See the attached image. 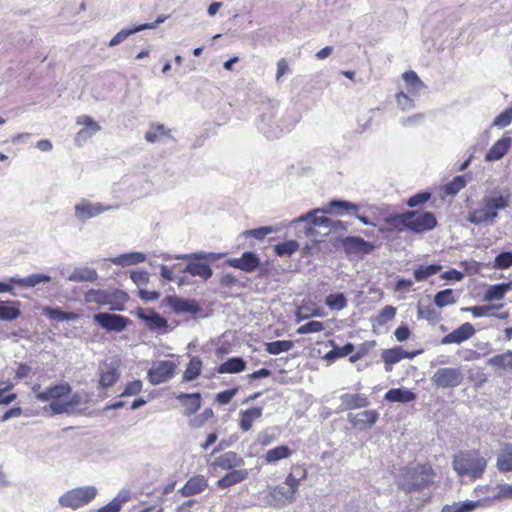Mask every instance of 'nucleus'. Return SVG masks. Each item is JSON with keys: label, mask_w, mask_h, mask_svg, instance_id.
Returning <instances> with one entry per match:
<instances>
[{"label": "nucleus", "mask_w": 512, "mask_h": 512, "mask_svg": "<svg viewBox=\"0 0 512 512\" xmlns=\"http://www.w3.org/2000/svg\"><path fill=\"white\" fill-rule=\"evenodd\" d=\"M259 110L257 127L268 139L280 138L285 132L290 131L297 122L295 117L291 118L287 111H283L272 101L262 102Z\"/></svg>", "instance_id": "f257e3e1"}, {"label": "nucleus", "mask_w": 512, "mask_h": 512, "mask_svg": "<svg viewBox=\"0 0 512 512\" xmlns=\"http://www.w3.org/2000/svg\"><path fill=\"white\" fill-rule=\"evenodd\" d=\"M511 195L509 193L502 194L498 190L484 195L481 199L480 206L472 210L467 221L474 225H493L498 218L499 211L509 207Z\"/></svg>", "instance_id": "f03ea898"}, {"label": "nucleus", "mask_w": 512, "mask_h": 512, "mask_svg": "<svg viewBox=\"0 0 512 512\" xmlns=\"http://www.w3.org/2000/svg\"><path fill=\"white\" fill-rule=\"evenodd\" d=\"M163 260L168 261L171 259L186 260L188 263L182 270L183 273H188L193 277H199L204 281L211 278L213 270L210 263L220 259L223 254L215 252L198 251L189 254H178L171 256L169 254L161 255Z\"/></svg>", "instance_id": "7ed1b4c3"}, {"label": "nucleus", "mask_w": 512, "mask_h": 512, "mask_svg": "<svg viewBox=\"0 0 512 512\" xmlns=\"http://www.w3.org/2000/svg\"><path fill=\"white\" fill-rule=\"evenodd\" d=\"M452 467L460 477L478 479L483 475L487 461L477 450L459 451L453 456Z\"/></svg>", "instance_id": "20e7f679"}, {"label": "nucleus", "mask_w": 512, "mask_h": 512, "mask_svg": "<svg viewBox=\"0 0 512 512\" xmlns=\"http://www.w3.org/2000/svg\"><path fill=\"white\" fill-rule=\"evenodd\" d=\"M97 492V488L92 485L73 488L62 494L58 502L61 507L76 510L90 503Z\"/></svg>", "instance_id": "39448f33"}, {"label": "nucleus", "mask_w": 512, "mask_h": 512, "mask_svg": "<svg viewBox=\"0 0 512 512\" xmlns=\"http://www.w3.org/2000/svg\"><path fill=\"white\" fill-rule=\"evenodd\" d=\"M326 207L324 208H315L308 211L305 214L300 215L299 217L292 220L293 225L304 224V234L306 237H315L316 232L315 228H324L327 230L329 225H331V219L325 216Z\"/></svg>", "instance_id": "423d86ee"}, {"label": "nucleus", "mask_w": 512, "mask_h": 512, "mask_svg": "<svg viewBox=\"0 0 512 512\" xmlns=\"http://www.w3.org/2000/svg\"><path fill=\"white\" fill-rule=\"evenodd\" d=\"M117 207L118 206L104 205L99 202L92 203L89 200L82 198L74 206V216L78 221L85 223L89 219L95 218L102 213L116 209Z\"/></svg>", "instance_id": "0eeeda50"}, {"label": "nucleus", "mask_w": 512, "mask_h": 512, "mask_svg": "<svg viewBox=\"0 0 512 512\" xmlns=\"http://www.w3.org/2000/svg\"><path fill=\"white\" fill-rule=\"evenodd\" d=\"M72 391L71 386L62 382L53 386H49L42 390L40 384H34L32 386V392L35 398L40 402H52L67 397Z\"/></svg>", "instance_id": "6e6552de"}, {"label": "nucleus", "mask_w": 512, "mask_h": 512, "mask_svg": "<svg viewBox=\"0 0 512 512\" xmlns=\"http://www.w3.org/2000/svg\"><path fill=\"white\" fill-rule=\"evenodd\" d=\"M176 364L170 360H160L152 364L147 372V378L152 385L169 381L175 373Z\"/></svg>", "instance_id": "1a4fd4ad"}, {"label": "nucleus", "mask_w": 512, "mask_h": 512, "mask_svg": "<svg viewBox=\"0 0 512 512\" xmlns=\"http://www.w3.org/2000/svg\"><path fill=\"white\" fill-rule=\"evenodd\" d=\"M464 379L460 368H440L432 376V382L440 388H453L459 386Z\"/></svg>", "instance_id": "9d476101"}, {"label": "nucleus", "mask_w": 512, "mask_h": 512, "mask_svg": "<svg viewBox=\"0 0 512 512\" xmlns=\"http://www.w3.org/2000/svg\"><path fill=\"white\" fill-rule=\"evenodd\" d=\"M93 319L103 329L114 332L124 331L130 322L125 316L108 312L97 313Z\"/></svg>", "instance_id": "9b49d317"}, {"label": "nucleus", "mask_w": 512, "mask_h": 512, "mask_svg": "<svg viewBox=\"0 0 512 512\" xmlns=\"http://www.w3.org/2000/svg\"><path fill=\"white\" fill-rule=\"evenodd\" d=\"M136 315L146 324L150 331L159 334L166 332L168 321L155 310L138 308Z\"/></svg>", "instance_id": "f8f14e48"}, {"label": "nucleus", "mask_w": 512, "mask_h": 512, "mask_svg": "<svg viewBox=\"0 0 512 512\" xmlns=\"http://www.w3.org/2000/svg\"><path fill=\"white\" fill-rule=\"evenodd\" d=\"M340 242L347 255H367L375 248L371 242L358 236H346Z\"/></svg>", "instance_id": "ddd939ff"}, {"label": "nucleus", "mask_w": 512, "mask_h": 512, "mask_svg": "<svg viewBox=\"0 0 512 512\" xmlns=\"http://www.w3.org/2000/svg\"><path fill=\"white\" fill-rule=\"evenodd\" d=\"M225 264L246 273H251L259 267L260 257L255 252L246 251L239 258L226 259Z\"/></svg>", "instance_id": "4468645a"}, {"label": "nucleus", "mask_w": 512, "mask_h": 512, "mask_svg": "<svg viewBox=\"0 0 512 512\" xmlns=\"http://www.w3.org/2000/svg\"><path fill=\"white\" fill-rule=\"evenodd\" d=\"M404 81L411 87L407 93L400 91L396 94V102L398 107L403 111H409L414 107V100L411 95L414 94V86H416V72L413 70L403 74Z\"/></svg>", "instance_id": "2eb2a0df"}, {"label": "nucleus", "mask_w": 512, "mask_h": 512, "mask_svg": "<svg viewBox=\"0 0 512 512\" xmlns=\"http://www.w3.org/2000/svg\"><path fill=\"white\" fill-rule=\"evenodd\" d=\"M118 361L103 362L99 366V386L103 389L113 386L119 379Z\"/></svg>", "instance_id": "dca6fc26"}, {"label": "nucleus", "mask_w": 512, "mask_h": 512, "mask_svg": "<svg viewBox=\"0 0 512 512\" xmlns=\"http://www.w3.org/2000/svg\"><path fill=\"white\" fill-rule=\"evenodd\" d=\"M416 211H409L402 214L390 215L385 218V222L398 231L409 229L416 231Z\"/></svg>", "instance_id": "f3484780"}, {"label": "nucleus", "mask_w": 512, "mask_h": 512, "mask_svg": "<svg viewBox=\"0 0 512 512\" xmlns=\"http://www.w3.org/2000/svg\"><path fill=\"white\" fill-rule=\"evenodd\" d=\"M382 360L385 364V370L391 371L394 364L398 363L404 358H414L416 357V350L414 351H406L402 347L397 346L391 349L384 350L382 352Z\"/></svg>", "instance_id": "a211bd4d"}, {"label": "nucleus", "mask_w": 512, "mask_h": 512, "mask_svg": "<svg viewBox=\"0 0 512 512\" xmlns=\"http://www.w3.org/2000/svg\"><path fill=\"white\" fill-rule=\"evenodd\" d=\"M475 334L474 326L469 323H463L457 329L445 335L441 343L442 344H460L468 339H470Z\"/></svg>", "instance_id": "6ab92c4d"}, {"label": "nucleus", "mask_w": 512, "mask_h": 512, "mask_svg": "<svg viewBox=\"0 0 512 512\" xmlns=\"http://www.w3.org/2000/svg\"><path fill=\"white\" fill-rule=\"evenodd\" d=\"M176 399L180 401L181 405L184 407L183 414L187 417H191L201 408L202 397L199 392H181L176 396Z\"/></svg>", "instance_id": "aec40b11"}, {"label": "nucleus", "mask_w": 512, "mask_h": 512, "mask_svg": "<svg viewBox=\"0 0 512 512\" xmlns=\"http://www.w3.org/2000/svg\"><path fill=\"white\" fill-rule=\"evenodd\" d=\"M245 461L236 452L228 451L219 455L212 463L213 467L232 470L244 466Z\"/></svg>", "instance_id": "412c9836"}, {"label": "nucleus", "mask_w": 512, "mask_h": 512, "mask_svg": "<svg viewBox=\"0 0 512 512\" xmlns=\"http://www.w3.org/2000/svg\"><path fill=\"white\" fill-rule=\"evenodd\" d=\"M340 410L347 411L364 408L369 405V400L364 394L345 393L340 396Z\"/></svg>", "instance_id": "4be33fe9"}, {"label": "nucleus", "mask_w": 512, "mask_h": 512, "mask_svg": "<svg viewBox=\"0 0 512 512\" xmlns=\"http://www.w3.org/2000/svg\"><path fill=\"white\" fill-rule=\"evenodd\" d=\"M379 418V413L376 410H365L356 414L349 413L348 421L354 427H371L376 423Z\"/></svg>", "instance_id": "5701e85b"}, {"label": "nucleus", "mask_w": 512, "mask_h": 512, "mask_svg": "<svg viewBox=\"0 0 512 512\" xmlns=\"http://www.w3.org/2000/svg\"><path fill=\"white\" fill-rule=\"evenodd\" d=\"M359 211V206L356 203L347 201V200H341V199H333L331 200L327 206L326 210H324L325 213L329 214H336L338 216H344L346 214H350L353 212Z\"/></svg>", "instance_id": "b1692460"}, {"label": "nucleus", "mask_w": 512, "mask_h": 512, "mask_svg": "<svg viewBox=\"0 0 512 512\" xmlns=\"http://www.w3.org/2000/svg\"><path fill=\"white\" fill-rule=\"evenodd\" d=\"M208 486L207 479L203 475H195L191 477L178 492L183 497H190L201 493Z\"/></svg>", "instance_id": "393cba45"}, {"label": "nucleus", "mask_w": 512, "mask_h": 512, "mask_svg": "<svg viewBox=\"0 0 512 512\" xmlns=\"http://www.w3.org/2000/svg\"><path fill=\"white\" fill-rule=\"evenodd\" d=\"M167 304L177 314L180 313H197L199 306L192 300L183 299L177 296H168Z\"/></svg>", "instance_id": "a878e982"}, {"label": "nucleus", "mask_w": 512, "mask_h": 512, "mask_svg": "<svg viewBox=\"0 0 512 512\" xmlns=\"http://www.w3.org/2000/svg\"><path fill=\"white\" fill-rule=\"evenodd\" d=\"M511 143L512 139L510 137H502L497 140L486 153L485 160L487 162H493L502 159L508 152Z\"/></svg>", "instance_id": "bb28decb"}, {"label": "nucleus", "mask_w": 512, "mask_h": 512, "mask_svg": "<svg viewBox=\"0 0 512 512\" xmlns=\"http://www.w3.org/2000/svg\"><path fill=\"white\" fill-rule=\"evenodd\" d=\"M246 282V277H238L231 272H223L219 280L220 287L229 293L245 288Z\"/></svg>", "instance_id": "cd10ccee"}, {"label": "nucleus", "mask_w": 512, "mask_h": 512, "mask_svg": "<svg viewBox=\"0 0 512 512\" xmlns=\"http://www.w3.org/2000/svg\"><path fill=\"white\" fill-rule=\"evenodd\" d=\"M437 474L428 463L418 465V491L424 488H430L437 483Z\"/></svg>", "instance_id": "c85d7f7f"}, {"label": "nucleus", "mask_w": 512, "mask_h": 512, "mask_svg": "<svg viewBox=\"0 0 512 512\" xmlns=\"http://www.w3.org/2000/svg\"><path fill=\"white\" fill-rule=\"evenodd\" d=\"M222 478L217 481V487L220 489L228 488L232 485L240 483L247 479L249 473L246 469H232L228 470Z\"/></svg>", "instance_id": "c756f323"}, {"label": "nucleus", "mask_w": 512, "mask_h": 512, "mask_svg": "<svg viewBox=\"0 0 512 512\" xmlns=\"http://www.w3.org/2000/svg\"><path fill=\"white\" fill-rule=\"evenodd\" d=\"M51 276L43 273H34L30 274L25 278L20 277H10V282L14 283V286H20L25 288H32L41 283H47L51 281Z\"/></svg>", "instance_id": "7c9ffc66"}, {"label": "nucleus", "mask_w": 512, "mask_h": 512, "mask_svg": "<svg viewBox=\"0 0 512 512\" xmlns=\"http://www.w3.org/2000/svg\"><path fill=\"white\" fill-rule=\"evenodd\" d=\"M19 301H0V320L13 321L21 315Z\"/></svg>", "instance_id": "2f4dec72"}, {"label": "nucleus", "mask_w": 512, "mask_h": 512, "mask_svg": "<svg viewBox=\"0 0 512 512\" xmlns=\"http://www.w3.org/2000/svg\"><path fill=\"white\" fill-rule=\"evenodd\" d=\"M487 364L498 370L512 371V350L494 355L488 359Z\"/></svg>", "instance_id": "473e14b6"}, {"label": "nucleus", "mask_w": 512, "mask_h": 512, "mask_svg": "<svg viewBox=\"0 0 512 512\" xmlns=\"http://www.w3.org/2000/svg\"><path fill=\"white\" fill-rule=\"evenodd\" d=\"M263 409L261 407H252L240 412L239 426L243 431H249L253 422L262 416Z\"/></svg>", "instance_id": "72a5a7b5"}, {"label": "nucleus", "mask_w": 512, "mask_h": 512, "mask_svg": "<svg viewBox=\"0 0 512 512\" xmlns=\"http://www.w3.org/2000/svg\"><path fill=\"white\" fill-rule=\"evenodd\" d=\"M484 505L483 500H465L459 502H453L452 504L445 505L442 512H472L478 507Z\"/></svg>", "instance_id": "f704fd0d"}, {"label": "nucleus", "mask_w": 512, "mask_h": 512, "mask_svg": "<svg viewBox=\"0 0 512 512\" xmlns=\"http://www.w3.org/2000/svg\"><path fill=\"white\" fill-rule=\"evenodd\" d=\"M98 273L89 267H78L67 277L70 282H93L97 280Z\"/></svg>", "instance_id": "c9c22d12"}, {"label": "nucleus", "mask_w": 512, "mask_h": 512, "mask_svg": "<svg viewBox=\"0 0 512 512\" xmlns=\"http://www.w3.org/2000/svg\"><path fill=\"white\" fill-rule=\"evenodd\" d=\"M130 491L121 490L108 504L102 506L97 512H120L122 505L130 500Z\"/></svg>", "instance_id": "e433bc0d"}, {"label": "nucleus", "mask_w": 512, "mask_h": 512, "mask_svg": "<svg viewBox=\"0 0 512 512\" xmlns=\"http://www.w3.org/2000/svg\"><path fill=\"white\" fill-rule=\"evenodd\" d=\"M415 394L404 388H393L386 392L384 399L388 402L408 403L415 399Z\"/></svg>", "instance_id": "4c0bfd02"}, {"label": "nucleus", "mask_w": 512, "mask_h": 512, "mask_svg": "<svg viewBox=\"0 0 512 512\" xmlns=\"http://www.w3.org/2000/svg\"><path fill=\"white\" fill-rule=\"evenodd\" d=\"M146 255L142 252H129L118 255L110 259V261L119 266H130L144 262Z\"/></svg>", "instance_id": "58836bf2"}, {"label": "nucleus", "mask_w": 512, "mask_h": 512, "mask_svg": "<svg viewBox=\"0 0 512 512\" xmlns=\"http://www.w3.org/2000/svg\"><path fill=\"white\" fill-rule=\"evenodd\" d=\"M497 469L502 472H512V443L505 444L497 457Z\"/></svg>", "instance_id": "ea45409f"}, {"label": "nucleus", "mask_w": 512, "mask_h": 512, "mask_svg": "<svg viewBox=\"0 0 512 512\" xmlns=\"http://www.w3.org/2000/svg\"><path fill=\"white\" fill-rule=\"evenodd\" d=\"M246 368V362L241 357L229 358L224 363L220 364L217 368V372L220 374L226 373H240Z\"/></svg>", "instance_id": "a19ab883"}, {"label": "nucleus", "mask_w": 512, "mask_h": 512, "mask_svg": "<svg viewBox=\"0 0 512 512\" xmlns=\"http://www.w3.org/2000/svg\"><path fill=\"white\" fill-rule=\"evenodd\" d=\"M171 131L163 124L152 123L146 131L144 138L149 143H156L162 140L163 137H171Z\"/></svg>", "instance_id": "79ce46f5"}, {"label": "nucleus", "mask_w": 512, "mask_h": 512, "mask_svg": "<svg viewBox=\"0 0 512 512\" xmlns=\"http://www.w3.org/2000/svg\"><path fill=\"white\" fill-rule=\"evenodd\" d=\"M512 289V283H501L490 286L483 297L484 301L491 302L494 300H501L504 298L506 292Z\"/></svg>", "instance_id": "37998d69"}, {"label": "nucleus", "mask_w": 512, "mask_h": 512, "mask_svg": "<svg viewBox=\"0 0 512 512\" xmlns=\"http://www.w3.org/2000/svg\"><path fill=\"white\" fill-rule=\"evenodd\" d=\"M292 453V450L288 446L280 445L268 450L264 458L268 464H272L290 457Z\"/></svg>", "instance_id": "c03bdc74"}, {"label": "nucleus", "mask_w": 512, "mask_h": 512, "mask_svg": "<svg viewBox=\"0 0 512 512\" xmlns=\"http://www.w3.org/2000/svg\"><path fill=\"white\" fill-rule=\"evenodd\" d=\"M43 314L51 320H57L60 322L72 321L78 318L76 313L63 311L59 307H45L43 309Z\"/></svg>", "instance_id": "a18cd8bd"}, {"label": "nucleus", "mask_w": 512, "mask_h": 512, "mask_svg": "<svg viewBox=\"0 0 512 512\" xmlns=\"http://www.w3.org/2000/svg\"><path fill=\"white\" fill-rule=\"evenodd\" d=\"M108 290L90 289L84 295L86 303H95L98 305H108L110 303Z\"/></svg>", "instance_id": "49530a36"}, {"label": "nucleus", "mask_w": 512, "mask_h": 512, "mask_svg": "<svg viewBox=\"0 0 512 512\" xmlns=\"http://www.w3.org/2000/svg\"><path fill=\"white\" fill-rule=\"evenodd\" d=\"M108 295L110 303V309L113 311H123L124 303H126L129 299L128 294L125 291L115 289L113 291L108 290Z\"/></svg>", "instance_id": "de8ad7c7"}, {"label": "nucleus", "mask_w": 512, "mask_h": 512, "mask_svg": "<svg viewBox=\"0 0 512 512\" xmlns=\"http://www.w3.org/2000/svg\"><path fill=\"white\" fill-rule=\"evenodd\" d=\"M271 496L274 500L284 505L293 501L295 492H293V489L287 488L285 485H277L273 488Z\"/></svg>", "instance_id": "09e8293b"}, {"label": "nucleus", "mask_w": 512, "mask_h": 512, "mask_svg": "<svg viewBox=\"0 0 512 512\" xmlns=\"http://www.w3.org/2000/svg\"><path fill=\"white\" fill-rule=\"evenodd\" d=\"M437 225V219L432 212L418 211V233L430 231Z\"/></svg>", "instance_id": "8fccbe9b"}, {"label": "nucleus", "mask_w": 512, "mask_h": 512, "mask_svg": "<svg viewBox=\"0 0 512 512\" xmlns=\"http://www.w3.org/2000/svg\"><path fill=\"white\" fill-rule=\"evenodd\" d=\"M294 343L290 340H276L265 344V350L271 355H279L291 350Z\"/></svg>", "instance_id": "3c124183"}, {"label": "nucleus", "mask_w": 512, "mask_h": 512, "mask_svg": "<svg viewBox=\"0 0 512 512\" xmlns=\"http://www.w3.org/2000/svg\"><path fill=\"white\" fill-rule=\"evenodd\" d=\"M202 361L199 357H192L184 371L183 380L184 381H193L195 380L201 373Z\"/></svg>", "instance_id": "603ef678"}, {"label": "nucleus", "mask_w": 512, "mask_h": 512, "mask_svg": "<svg viewBox=\"0 0 512 512\" xmlns=\"http://www.w3.org/2000/svg\"><path fill=\"white\" fill-rule=\"evenodd\" d=\"M466 179L462 175L454 177L450 182L442 188L445 196H455L460 190L466 186Z\"/></svg>", "instance_id": "864d4df0"}, {"label": "nucleus", "mask_w": 512, "mask_h": 512, "mask_svg": "<svg viewBox=\"0 0 512 512\" xmlns=\"http://www.w3.org/2000/svg\"><path fill=\"white\" fill-rule=\"evenodd\" d=\"M299 249V243L296 240H288L278 243L274 246L275 254L279 257L291 256Z\"/></svg>", "instance_id": "5fc2aeb1"}, {"label": "nucleus", "mask_w": 512, "mask_h": 512, "mask_svg": "<svg viewBox=\"0 0 512 512\" xmlns=\"http://www.w3.org/2000/svg\"><path fill=\"white\" fill-rule=\"evenodd\" d=\"M325 304L331 310L341 311L346 308L347 299L343 293H332L326 297Z\"/></svg>", "instance_id": "6e6d98bb"}, {"label": "nucleus", "mask_w": 512, "mask_h": 512, "mask_svg": "<svg viewBox=\"0 0 512 512\" xmlns=\"http://www.w3.org/2000/svg\"><path fill=\"white\" fill-rule=\"evenodd\" d=\"M399 485L406 492L416 490V472L413 468H407L406 473L399 479Z\"/></svg>", "instance_id": "4d7b16f0"}, {"label": "nucleus", "mask_w": 512, "mask_h": 512, "mask_svg": "<svg viewBox=\"0 0 512 512\" xmlns=\"http://www.w3.org/2000/svg\"><path fill=\"white\" fill-rule=\"evenodd\" d=\"M140 31L141 29L139 25H134L130 28H124L112 37V39L108 43V47H115L122 43L124 40H126L129 36Z\"/></svg>", "instance_id": "13d9d810"}, {"label": "nucleus", "mask_w": 512, "mask_h": 512, "mask_svg": "<svg viewBox=\"0 0 512 512\" xmlns=\"http://www.w3.org/2000/svg\"><path fill=\"white\" fill-rule=\"evenodd\" d=\"M503 305H487V306H474L464 307L461 309L463 312H470L474 317H491L493 316V310L501 308Z\"/></svg>", "instance_id": "bf43d9fd"}, {"label": "nucleus", "mask_w": 512, "mask_h": 512, "mask_svg": "<svg viewBox=\"0 0 512 512\" xmlns=\"http://www.w3.org/2000/svg\"><path fill=\"white\" fill-rule=\"evenodd\" d=\"M456 302L452 289L439 291L434 297V303L437 307L443 308Z\"/></svg>", "instance_id": "052dcab7"}, {"label": "nucleus", "mask_w": 512, "mask_h": 512, "mask_svg": "<svg viewBox=\"0 0 512 512\" xmlns=\"http://www.w3.org/2000/svg\"><path fill=\"white\" fill-rule=\"evenodd\" d=\"M355 347L352 343H346L342 347H334L325 355L326 360H335L337 358L346 357L353 353Z\"/></svg>", "instance_id": "680f3d73"}, {"label": "nucleus", "mask_w": 512, "mask_h": 512, "mask_svg": "<svg viewBox=\"0 0 512 512\" xmlns=\"http://www.w3.org/2000/svg\"><path fill=\"white\" fill-rule=\"evenodd\" d=\"M276 232L272 226H262L255 229L245 230L242 233L244 237H253L257 240H263L267 235Z\"/></svg>", "instance_id": "e2e57ef3"}, {"label": "nucleus", "mask_w": 512, "mask_h": 512, "mask_svg": "<svg viewBox=\"0 0 512 512\" xmlns=\"http://www.w3.org/2000/svg\"><path fill=\"white\" fill-rule=\"evenodd\" d=\"M214 416V412L211 408H206L202 413L195 415L190 418L189 426L193 429L202 427L209 419Z\"/></svg>", "instance_id": "0e129e2a"}, {"label": "nucleus", "mask_w": 512, "mask_h": 512, "mask_svg": "<svg viewBox=\"0 0 512 512\" xmlns=\"http://www.w3.org/2000/svg\"><path fill=\"white\" fill-rule=\"evenodd\" d=\"M12 387V384L9 382H0V405H8L17 398L15 393L5 394Z\"/></svg>", "instance_id": "69168bd1"}, {"label": "nucleus", "mask_w": 512, "mask_h": 512, "mask_svg": "<svg viewBox=\"0 0 512 512\" xmlns=\"http://www.w3.org/2000/svg\"><path fill=\"white\" fill-rule=\"evenodd\" d=\"M493 267L495 269H507L512 267V252H502L494 259Z\"/></svg>", "instance_id": "338daca9"}, {"label": "nucleus", "mask_w": 512, "mask_h": 512, "mask_svg": "<svg viewBox=\"0 0 512 512\" xmlns=\"http://www.w3.org/2000/svg\"><path fill=\"white\" fill-rule=\"evenodd\" d=\"M324 330V325L320 321H309L305 323L304 325L300 326L297 329L298 334H309V333H317Z\"/></svg>", "instance_id": "774afa93"}]
</instances>
